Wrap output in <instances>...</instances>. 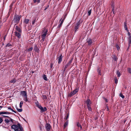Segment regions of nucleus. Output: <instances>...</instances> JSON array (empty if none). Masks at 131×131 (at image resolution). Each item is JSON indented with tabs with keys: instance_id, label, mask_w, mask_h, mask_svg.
I'll list each match as a JSON object with an SVG mask.
<instances>
[{
	"instance_id": "nucleus-38",
	"label": "nucleus",
	"mask_w": 131,
	"mask_h": 131,
	"mask_svg": "<svg viewBox=\"0 0 131 131\" xmlns=\"http://www.w3.org/2000/svg\"><path fill=\"white\" fill-rule=\"evenodd\" d=\"M3 117H0V124H1L3 121Z\"/></svg>"
},
{
	"instance_id": "nucleus-30",
	"label": "nucleus",
	"mask_w": 131,
	"mask_h": 131,
	"mask_svg": "<svg viewBox=\"0 0 131 131\" xmlns=\"http://www.w3.org/2000/svg\"><path fill=\"white\" fill-rule=\"evenodd\" d=\"M5 123L7 124L10 121L8 119H5L4 120Z\"/></svg>"
},
{
	"instance_id": "nucleus-58",
	"label": "nucleus",
	"mask_w": 131,
	"mask_h": 131,
	"mask_svg": "<svg viewBox=\"0 0 131 131\" xmlns=\"http://www.w3.org/2000/svg\"><path fill=\"white\" fill-rule=\"evenodd\" d=\"M129 44H131V39L129 40Z\"/></svg>"
},
{
	"instance_id": "nucleus-53",
	"label": "nucleus",
	"mask_w": 131,
	"mask_h": 131,
	"mask_svg": "<svg viewBox=\"0 0 131 131\" xmlns=\"http://www.w3.org/2000/svg\"><path fill=\"white\" fill-rule=\"evenodd\" d=\"M64 19H62V20H61V23L63 24V23L64 20Z\"/></svg>"
},
{
	"instance_id": "nucleus-36",
	"label": "nucleus",
	"mask_w": 131,
	"mask_h": 131,
	"mask_svg": "<svg viewBox=\"0 0 131 131\" xmlns=\"http://www.w3.org/2000/svg\"><path fill=\"white\" fill-rule=\"evenodd\" d=\"M63 24L61 23H60V24H59L58 26V28L59 29H60V27H61L62 26V25Z\"/></svg>"
},
{
	"instance_id": "nucleus-7",
	"label": "nucleus",
	"mask_w": 131,
	"mask_h": 131,
	"mask_svg": "<svg viewBox=\"0 0 131 131\" xmlns=\"http://www.w3.org/2000/svg\"><path fill=\"white\" fill-rule=\"evenodd\" d=\"M86 43L89 46H91L93 43L92 40L90 38H88L86 39Z\"/></svg>"
},
{
	"instance_id": "nucleus-11",
	"label": "nucleus",
	"mask_w": 131,
	"mask_h": 131,
	"mask_svg": "<svg viewBox=\"0 0 131 131\" xmlns=\"http://www.w3.org/2000/svg\"><path fill=\"white\" fill-rule=\"evenodd\" d=\"M63 57L62 56V54H61L60 56L57 57V59H58V63L59 64H60L62 61V59Z\"/></svg>"
},
{
	"instance_id": "nucleus-32",
	"label": "nucleus",
	"mask_w": 131,
	"mask_h": 131,
	"mask_svg": "<svg viewBox=\"0 0 131 131\" xmlns=\"http://www.w3.org/2000/svg\"><path fill=\"white\" fill-rule=\"evenodd\" d=\"M12 46V44H11L9 43H8L6 45V47H10V46Z\"/></svg>"
},
{
	"instance_id": "nucleus-41",
	"label": "nucleus",
	"mask_w": 131,
	"mask_h": 131,
	"mask_svg": "<svg viewBox=\"0 0 131 131\" xmlns=\"http://www.w3.org/2000/svg\"><path fill=\"white\" fill-rule=\"evenodd\" d=\"M33 48V47H31L28 49V51L30 52V51H31L32 50Z\"/></svg>"
},
{
	"instance_id": "nucleus-61",
	"label": "nucleus",
	"mask_w": 131,
	"mask_h": 131,
	"mask_svg": "<svg viewBox=\"0 0 131 131\" xmlns=\"http://www.w3.org/2000/svg\"><path fill=\"white\" fill-rule=\"evenodd\" d=\"M129 36V40H130V39H131V36Z\"/></svg>"
},
{
	"instance_id": "nucleus-40",
	"label": "nucleus",
	"mask_w": 131,
	"mask_h": 131,
	"mask_svg": "<svg viewBox=\"0 0 131 131\" xmlns=\"http://www.w3.org/2000/svg\"><path fill=\"white\" fill-rule=\"evenodd\" d=\"M91 12V9L90 10H89L88 12V15L89 16L90 15Z\"/></svg>"
},
{
	"instance_id": "nucleus-54",
	"label": "nucleus",
	"mask_w": 131,
	"mask_h": 131,
	"mask_svg": "<svg viewBox=\"0 0 131 131\" xmlns=\"http://www.w3.org/2000/svg\"><path fill=\"white\" fill-rule=\"evenodd\" d=\"M37 2L38 3H40V0H37Z\"/></svg>"
},
{
	"instance_id": "nucleus-19",
	"label": "nucleus",
	"mask_w": 131,
	"mask_h": 131,
	"mask_svg": "<svg viewBox=\"0 0 131 131\" xmlns=\"http://www.w3.org/2000/svg\"><path fill=\"white\" fill-rule=\"evenodd\" d=\"M68 121H67L64 123V128H65L68 126Z\"/></svg>"
},
{
	"instance_id": "nucleus-42",
	"label": "nucleus",
	"mask_w": 131,
	"mask_h": 131,
	"mask_svg": "<svg viewBox=\"0 0 131 131\" xmlns=\"http://www.w3.org/2000/svg\"><path fill=\"white\" fill-rule=\"evenodd\" d=\"M115 83L116 84H117L118 82V80L116 78H115L114 79Z\"/></svg>"
},
{
	"instance_id": "nucleus-55",
	"label": "nucleus",
	"mask_w": 131,
	"mask_h": 131,
	"mask_svg": "<svg viewBox=\"0 0 131 131\" xmlns=\"http://www.w3.org/2000/svg\"><path fill=\"white\" fill-rule=\"evenodd\" d=\"M109 109L108 108V107L107 106H106V110L107 111H109Z\"/></svg>"
},
{
	"instance_id": "nucleus-62",
	"label": "nucleus",
	"mask_w": 131,
	"mask_h": 131,
	"mask_svg": "<svg viewBox=\"0 0 131 131\" xmlns=\"http://www.w3.org/2000/svg\"><path fill=\"white\" fill-rule=\"evenodd\" d=\"M47 8L46 7L45 8V10H46V9Z\"/></svg>"
},
{
	"instance_id": "nucleus-48",
	"label": "nucleus",
	"mask_w": 131,
	"mask_h": 131,
	"mask_svg": "<svg viewBox=\"0 0 131 131\" xmlns=\"http://www.w3.org/2000/svg\"><path fill=\"white\" fill-rule=\"evenodd\" d=\"M39 128H40V130L42 131V126H41V125H40L39 126Z\"/></svg>"
},
{
	"instance_id": "nucleus-35",
	"label": "nucleus",
	"mask_w": 131,
	"mask_h": 131,
	"mask_svg": "<svg viewBox=\"0 0 131 131\" xmlns=\"http://www.w3.org/2000/svg\"><path fill=\"white\" fill-rule=\"evenodd\" d=\"M24 97V100L26 102H27L28 101V100L27 99V96L25 97Z\"/></svg>"
},
{
	"instance_id": "nucleus-3",
	"label": "nucleus",
	"mask_w": 131,
	"mask_h": 131,
	"mask_svg": "<svg viewBox=\"0 0 131 131\" xmlns=\"http://www.w3.org/2000/svg\"><path fill=\"white\" fill-rule=\"evenodd\" d=\"M35 104L36 106L41 110L40 112L42 113L47 111V109L46 107L43 108L40 105H39L38 102L37 101L35 102Z\"/></svg>"
},
{
	"instance_id": "nucleus-29",
	"label": "nucleus",
	"mask_w": 131,
	"mask_h": 131,
	"mask_svg": "<svg viewBox=\"0 0 131 131\" xmlns=\"http://www.w3.org/2000/svg\"><path fill=\"white\" fill-rule=\"evenodd\" d=\"M7 108L8 109L10 110H11L13 112L15 113H16V112L14 111L12 109L10 106L9 107H8Z\"/></svg>"
},
{
	"instance_id": "nucleus-46",
	"label": "nucleus",
	"mask_w": 131,
	"mask_h": 131,
	"mask_svg": "<svg viewBox=\"0 0 131 131\" xmlns=\"http://www.w3.org/2000/svg\"><path fill=\"white\" fill-rule=\"evenodd\" d=\"M6 35H5L3 37V39H4V41H5V39H6Z\"/></svg>"
},
{
	"instance_id": "nucleus-16",
	"label": "nucleus",
	"mask_w": 131,
	"mask_h": 131,
	"mask_svg": "<svg viewBox=\"0 0 131 131\" xmlns=\"http://www.w3.org/2000/svg\"><path fill=\"white\" fill-rule=\"evenodd\" d=\"M77 125L78 128L80 127V128L81 130L82 129V127L79 122L77 123Z\"/></svg>"
},
{
	"instance_id": "nucleus-9",
	"label": "nucleus",
	"mask_w": 131,
	"mask_h": 131,
	"mask_svg": "<svg viewBox=\"0 0 131 131\" xmlns=\"http://www.w3.org/2000/svg\"><path fill=\"white\" fill-rule=\"evenodd\" d=\"M12 114L15 115V114L12 113L11 112H0V115L1 114Z\"/></svg>"
},
{
	"instance_id": "nucleus-13",
	"label": "nucleus",
	"mask_w": 131,
	"mask_h": 131,
	"mask_svg": "<svg viewBox=\"0 0 131 131\" xmlns=\"http://www.w3.org/2000/svg\"><path fill=\"white\" fill-rule=\"evenodd\" d=\"M15 36H16L18 38H21V35L20 33L21 32H18L17 31H15Z\"/></svg>"
},
{
	"instance_id": "nucleus-33",
	"label": "nucleus",
	"mask_w": 131,
	"mask_h": 131,
	"mask_svg": "<svg viewBox=\"0 0 131 131\" xmlns=\"http://www.w3.org/2000/svg\"><path fill=\"white\" fill-rule=\"evenodd\" d=\"M23 104V101H21L19 104L20 107L21 108Z\"/></svg>"
},
{
	"instance_id": "nucleus-15",
	"label": "nucleus",
	"mask_w": 131,
	"mask_h": 131,
	"mask_svg": "<svg viewBox=\"0 0 131 131\" xmlns=\"http://www.w3.org/2000/svg\"><path fill=\"white\" fill-rule=\"evenodd\" d=\"M70 65L69 64H68V63H67L66 64L65 66L64 69L63 70L62 72V73L63 74H64L65 71L67 69L68 67Z\"/></svg>"
},
{
	"instance_id": "nucleus-1",
	"label": "nucleus",
	"mask_w": 131,
	"mask_h": 131,
	"mask_svg": "<svg viewBox=\"0 0 131 131\" xmlns=\"http://www.w3.org/2000/svg\"><path fill=\"white\" fill-rule=\"evenodd\" d=\"M21 15H15L14 16V18L12 22H13L15 24V26L19 22L20 18L21 17Z\"/></svg>"
},
{
	"instance_id": "nucleus-14",
	"label": "nucleus",
	"mask_w": 131,
	"mask_h": 131,
	"mask_svg": "<svg viewBox=\"0 0 131 131\" xmlns=\"http://www.w3.org/2000/svg\"><path fill=\"white\" fill-rule=\"evenodd\" d=\"M15 29L17 30V31H18L19 32H21V29L18 26H15Z\"/></svg>"
},
{
	"instance_id": "nucleus-51",
	"label": "nucleus",
	"mask_w": 131,
	"mask_h": 131,
	"mask_svg": "<svg viewBox=\"0 0 131 131\" xmlns=\"http://www.w3.org/2000/svg\"><path fill=\"white\" fill-rule=\"evenodd\" d=\"M112 11L113 12V13L114 14H115V11H114V7H113V8H112Z\"/></svg>"
},
{
	"instance_id": "nucleus-49",
	"label": "nucleus",
	"mask_w": 131,
	"mask_h": 131,
	"mask_svg": "<svg viewBox=\"0 0 131 131\" xmlns=\"http://www.w3.org/2000/svg\"><path fill=\"white\" fill-rule=\"evenodd\" d=\"M41 38H42V40L43 41L45 39V37H43L41 36Z\"/></svg>"
},
{
	"instance_id": "nucleus-27",
	"label": "nucleus",
	"mask_w": 131,
	"mask_h": 131,
	"mask_svg": "<svg viewBox=\"0 0 131 131\" xmlns=\"http://www.w3.org/2000/svg\"><path fill=\"white\" fill-rule=\"evenodd\" d=\"M29 21V19H25L24 20V22L26 24H27L28 23Z\"/></svg>"
},
{
	"instance_id": "nucleus-56",
	"label": "nucleus",
	"mask_w": 131,
	"mask_h": 131,
	"mask_svg": "<svg viewBox=\"0 0 131 131\" xmlns=\"http://www.w3.org/2000/svg\"><path fill=\"white\" fill-rule=\"evenodd\" d=\"M128 36H130V32H129L128 31Z\"/></svg>"
},
{
	"instance_id": "nucleus-60",
	"label": "nucleus",
	"mask_w": 131,
	"mask_h": 131,
	"mask_svg": "<svg viewBox=\"0 0 131 131\" xmlns=\"http://www.w3.org/2000/svg\"><path fill=\"white\" fill-rule=\"evenodd\" d=\"M15 131H20L18 129H14Z\"/></svg>"
},
{
	"instance_id": "nucleus-52",
	"label": "nucleus",
	"mask_w": 131,
	"mask_h": 131,
	"mask_svg": "<svg viewBox=\"0 0 131 131\" xmlns=\"http://www.w3.org/2000/svg\"><path fill=\"white\" fill-rule=\"evenodd\" d=\"M3 116L4 117H6L7 118H9V117L8 116H5V115H3Z\"/></svg>"
},
{
	"instance_id": "nucleus-6",
	"label": "nucleus",
	"mask_w": 131,
	"mask_h": 131,
	"mask_svg": "<svg viewBox=\"0 0 131 131\" xmlns=\"http://www.w3.org/2000/svg\"><path fill=\"white\" fill-rule=\"evenodd\" d=\"M45 128L47 131H49L50 130L51 127L50 124L47 123L46 124Z\"/></svg>"
},
{
	"instance_id": "nucleus-25",
	"label": "nucleus",
	"mask_w": 131,
	"mask_h": 131,
	"mask_svg": "<svg viewBox=\"0 0 131 131\" xmlns=\"http://www.w3.org/2000/svg\"><path fill=\"white\" fill-rule=\"evenodd\" d=\"M116 74L117 75V76L119 77L121 76L120 72H119V71H117L116 72Z\"/></svg>"
},
{
	"instance_id": "nucleus-22",
	"label": "nucleus",
	"mask_w": 131,
	"mask_h": 131,
	"mask_svg": "<svg viewBox=\"0 0 131 131\" xmlns=\"http://www.w3.org/2000/svg\"><path fill=\"white\" fill-rule=\"evenodd\" d=\"M125 23V22H124L125 29L127 31H128V30L127 29V26L126 25V23Z\"/></svg>"
},
{
	"instance_id": "nucleus-39",
	"label": "nucleus",
	"mask_w": 131,
	"mask_h": 131,
	"mask_svg": "<svg viewBox=\"0 0 131 131\" xmlns=\"http://www.w3.org/2000/svg\"><path fill=\"white\" fill-rule=\"evenodd\" d=\"M127 70L128 73H129L131 74V68H128Z\"/></svg>"
},
{
	"instance_id": "nucleus-21",
	"label": "nucleus",
	"mask_w": 131,
	"mask_h": 131,
	"mask_svg": "<svg viewBox=\"0 0 131 131\" xmlns=\"http://www.w3.org/2000/svg\"><path fill=\"white\" fill-rule=\"evenodd\" d=\"M113 60L115 61H117V58L116 56L115 55H114L113 57Z\"/></svg>"
},
{
	"instance_id": "nucleus-45",
	"label": "nucleus",
	"mask_w": 131,
	"mask_h": 131,
	"mask_svg": "<svg viewBox=\"0 0 131 131\" xmlns=\"http://www.w3.org/2000/svg\"><path fill=\"white\" fill-rule=\"evenodd\" d=\"M103 99H104V100H105V101H106V102H107L108 101V100L106 99L105 98V97H103Z\"/></svg>"
},
{
	"instance_id": "nucleus-24",
	"label": "nucleus",
	"mask_w": 131,
	"mask_h": 131,
	"mask_svg": "<svg viewBox=\"0 0 131 131\" xmlns=\"http://www.w3.org/2000/svg\"><path fill=\"white\" fill-rule=\"evenodd\" d=\"M73 60V58H72L67 63H68V64H69V65H70V64L72 63Z\"/></svg>"
},
{
	"instance_id": "nucleus-64",
	"label": "nucleus",
	"mask_w": 131,
	"mask_h": 131,
	"mask_svg": "<svg viewBox=\"0 0 131 131\" xmlns=\"http://www.w3.org/2000/svg\"><path fill=\"white\" fill-rule=\"evenodd\" d=\"M126 120L125 121H124V123H125V122H126Z\"/></svg>"
},
{
	"instance_id": "nucleus-12",
	"label": "nucleus",
	"mask_w": 131,
	"mask_h": 131,
	"mask_svg": "<svg viewBox=\"0 0 131 131\" xmlns=\"http://www.w3.org/2000/svg\"><path fill=\"white\" fill-rule=\"evenodd\" d=\"M21 94L24 97H25L27 95V93L25 91H23L21 92Z\"/></svg>"
},
{
	"instance_id": "nucleus-20",
	"label": "nucleus",
	"mask_w": 131,
	"mask_h": 131,
	"mask_svg": "<svg viewBox=\"0 0 131 131\" xmlns=\"http://www.w3.org/2000/svg\"><path fill=\"white\" fill-rule=\"evenodd\" d=\"M43 79L47 81L48 80V79L46 77V75L45 74H44L43 76Z\"/></svg>"
},
{
	"instance_id": "nucleus-57",
	"label": "nucleus",
	"mask_w": 131,
	"mask_h": 131,
	"mask_svg": "<svg viewBox=\"0 0 131 131\" xmlns=\"http://www.w3.org/2000/svg\"><path fill=\"white\" fill-rule=\"evenodd\" d=\"M66 17V15L64 16V17L63 18V19H64V20L65 19Z\"/></svg>"
},
{
	"instance_id": "nucleus-28",
	"label": "nucleus",
	"mask_w": 131,
	"mask_h": 131,
	"mask_svg": "<svg viewBox=\"0 0 131 131\" xmlns=\"http://www.w3.org/2000/svg\"><path fill=\"white\" fill-rule=\"evenodd\" d=\"M16 82V79L15 78H14L13 79H12L11 81H10V82L11 83H15Z\"/></svg>"
},
{
	"instance_id": "nucleus-26",
	"label": "nucleus",
	"mask_w": 131,
	"mask_h": 131,
	"mask_svg": "<svg viewBox=\"0 0 131 131\" xmlns=\"http://www.w3.org/2000/svg\"><path fill=\"white\" fill-rule=\"evenodd\" d=\"M87 106L89 111H92V108L91 107L90 105H88Z\"/></svg>"
},
{
	"instance_id": "nucleus-17",
	"label": "nucleus",
	"mask_w": 131,
	"mask_h": 131,
	"mask_svg": "<svg viewBox=\"0 0 131 131\" xmlns=\"http://www.w3.org/2000/svg\"><path fill=\"white\" fill-rule=\"evenodd\" d=\"M86 103L87 105H90L91 104V101L90 99H88L87 101H86Z\"/></svg>"
},
{
	"instance_id": "nucleus-47",
	"label": "nucleus",
	"mask_w": 131,
	"mask_h": 131,
	"mask_svg": "<svg viewBox=\"0 0 131 131\" xmlns=\"http://www.w3.org/2000/svg\"><path fill=\"white\" fill-rule=\"evenodd\" d=\"M53 65V63H52L50 65V68H51V69L52 68Z\"/></svg>"
},
{
	"instance_id": "nucleus-63",
	"label": "nucleus",
	"mask_w": 131,
	"mask_h": 131,
	"mask_svg": "<svg viewBox=\"0 0 131 131\" xmlns=\"http://www.w3.org/2000/svg\"><path fill=\"white\" fill-rule=\"evenodd\" d=\"M2 106H0V108H2Z\"/></svg>"
},
{
	"instance_id": "nucleus-43",
	"label": "nucleus",
	"mask_w": 131,
	"mask_h": 131,
	"mask_svg": "<svg viewBox=\"0 0 131 131\" xmlns=\"http://www.w3.org/2000/svg\"><path fill=\"white\" fill-rule=\"evenodd\" d=\"M9 118V119L10 120H9L11 122H12L14 124V122H13V121H14V120L11 118Z\"/></svg>"
},
{
	"instance_id": "nucleus-2",
	"label": "nucleus",
	"mask_w": 131,
	"mask_h": 131,
	"mask_svg": "<svg viewBox=\"0 0 131 131\" xmlns=\"http://www.w3.org/2000/svg\"><path fill=\"white\" fill-rule=\"evenodd\" d=\"M11 128L15 129H19L21 131H24L23 127L21 126L19 123H18L17 125L13 124L11 126Z\"/></svg>"
},
{
	"instance_id": "nucleus-23",
	"label": "nucleus",
	"mask_w": 131,
	"mask_h": 131,
	"mask_svg": "<svg viewBox=\"0 0 131 131\" xmlns=\"http://www.w3.org/2000/svg\"><path fill=\"white\" fill-rule=\"evenodd\" d=\"M43 99V100H47V96L46 95H42Z\"/></svg>"
},
{
	"instance_id": "nucleus-44",
	"label": "nucleus",
	"mask_w": 131,
	"mask_h": 131,
	"mask_svg": "<svg viewBox=\"0 0 131 131\" xmlns=\"http://www.w3.org/2000/svg\"><path fill=\"white\" fill-rule=\"evenodd\" d=\"M69 114L68 113L67 114V116L66 117V119L67 120L69 118Z\"/></svg>"
},
{
	"instance_id": "nucleus-18",
	"label": "nucleus",
	"mask_w": 131,
	"mask_h": 131,
	"mask_svg": "<svg viewBox=\"0 0 131 131\" xmlns=\"http://www.w3.org/2000/svg\"><path fill=\"white\" fill-rule=\"evenodd\" d=\"M97 72H98V74L100 75H101V70L100 69V68L99 67H97Z\"/></svg>"
},
{
	"instance_id": "nucleus-31",
	"label": "nucleus",
	"mask_w": 131,
	"mask_h": 131,
	"mask_svg": "<svg viewBox=\"0 0 131 131\" xmlns=\"http://www.w3.org/2000/svg\"><path fill=\"white\" fill-rule=\"evenodd\" d=\"M36 18H34L33 19V21H32V25H34V24H35V23L36 22Z\"/></svg>"
},
{
	"instance_id": "nucleus-37",
	"label": "nucleus",
	"mask_w": 131,
	"mask_h": 131,
	"mask_svg": "<svg viewBox=\"0 0 131 131\" xmlns=\"http://www.w3.org/2000/svg\"><path fill=\"white\" fill-rule=\"evenodd\" d=\"M119 96L121 97L123 99H124L125 97L123 95L122 93L120 94Z\"/></svg>"
},
{
	"instance_id": "nucleus-34",
	"label": "nucleus",
	"mask_w": 131,
	"mask_h": 131,
	"mask_svg": "<svg viewBox=\"0 0 131 131\" xmlns=\"http://www.w3.org/2000/svg\"><path fill=\"white\" fill-rule=\"evenodd\" d=\"M16 109L17 111L19 112H21L23 111V109H19L18 108H17Z\"/></svg>"
},
{
	"instance_id": "nucleus-50",
	"label": "nucleus",
	"mask_w": 131,
	"mask_h": 131,
	"mask_svg": "<svg viewBox=\"0 0 131 131\" xmlns=\"http://www.w3.org/2000/svg\"><path fill=\"white\" fill-rule=\"evenodd\" d=\"M116 48H117L118 50L120 48L118 45H116Z\"/></svg>"
},
{
	"instance_id": "nucleus-10",
	"label": "nucleus",
	"mask_w": 131,
	"mask_h": 131,
	"mask_svg": "<svg viewBox=\"0 0 131 131\" xmlns=\"http://www.w3.org/2000/svg\"><path fill=\"white\" fill-rule=\"evenodd\" d=\"M48 30L46 29H44L43 31L42 34L41 36L43 37H45L48 32Z\"/></svg>"
},
{
	"instance_id": "nucleus-5",
	"label": "nucleus",
	"mask_w": 131,
	"mask_h": 131,
	"mask_svg": "<svg viewBox=\"0 0 131 131\" xmlns=\"http://www.w3.org/2000/svg\"><path fill=\"white\" fill-rule=\"evenodd\" d=\"M80 24V21L78 22L76 24V25L74 27V32L75 33L77 31V29H78L79 28Z\"/></svg>"
},
{
	"instance_id": "nucleus-59",
	"label": "nucleus",
	"mask_w": 131,
	"mask_h": 131,
	"mask_svg": "<svg viewBox=\"0 0 131 131\" xmlns=\"http://www.w3.org/2000/svg\"><path fill=\"white\" fill-rule=\"evenodd\" d=\"M34 3H35L37 2V0H33Z\"/></svg>"
},
{
	"instance_id": "nucleus-8",
	"label": "nucleus",
	"mask_w": 131,
	"mask_h": 131,
	"mask_svg": "<svg viewBox=\"0 0 131 131\" xmlns=\"http://www.w3.org/2000/svg\"><path fill=\"white\" fill-rule=\"evenodd\" d=\"M34 50L36 52L39 53V47L37 46L36 44H35L34 46Z\"/></svg>"
},
{
	"instance_id": "nucleus-4",
	"label": "nucleus",
	"mask_w": 131,
	"mask_h": 131,
	"mask_svg": "<svg viewBox=\"0 0 131 131\" xmlns=\"http://www.w3.org/2000/svg\"><path fill=\"white\" fill-rule=\"evenodd\" d=\"M79 91V89H76L71 92L68 95V96L71 97L76 94Z\"/></svg>"
}]
</instances>
